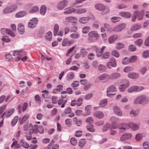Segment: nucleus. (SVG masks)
Listing matches in <instances>:
<instances>
[{
    "instance_id": "f257e3e1",
    "label": "nucleus",
    "mask_w": 149,
    "mask_h": 149,
    "mask_svg": "<svg viewBox=\"0 0 149 149\" xmlns=\"http://www.w3.org/2000/svg\"><path fill=\"white\" fill-rule=\"evenodd\" d=\"M149 102V98L145 95L139 96L134 101V104H140L143 105L147 104Z\"/></svg>"
},
{
    "instance_id": "f03ea898",
    "label": "nucleus",
    "mask_w": 149,
    "mask_h": 149,
    "mask_svg": "<svg viewBox=\"0 0 149 149\" xmlns=\"http://www.w3.org/2000/svg\"><path fill=\"white\" fill-rule=\"evenodd\" d=\"M110 120L112 122V123L111 124V127L110 128V133L111 135H114L116 134V131L113 130L112 129H115L117 127L116 124L117 123V122L118 121L119 119L116 117L112 116L110 118Z\"/></svg>"
},
{
    "instance_id": "7ed1b4c3",
    "label": "nucleus",
    "mask_w": 149,
    "mask_h": 149,
    "mask_svg": "<svg viewBox=\"0 0 149 149\" xmlns=\"http://www.w3.org/2000/svg\"><path fill=\"white\" fill-rule=\"evenodd\" d=\"M28 131H29V134L26 135V138L28 140H30L32 139L31 135L32 134H36L38 133V131L36 130L33 127L31 123L29 124Z\"/></svg>"
},
{
    "instance_id": "20e7f679",
    "label": "nucleus",
    "mask_w": 149,
    "mask_h": 149,
    "mask_svg": "<svg viewBox=\"0 0 149 149\" xmlns=\"http://www.w3.org/2000/svg\"><path fill=\"white\" fill-rule=\"evenodd\" d=\"M95 7L96 10L99 11H102L104 10L105 13H107L110 11V9L108 7L102 4H97L95 5Z\"/></svg>"
},
{
    "instance_id": "39448f33",
    "label": "nucleus",
    "mask_w": 149,
    "mask_h": 149,
    "mask_svg": "<svg viewBox=\"0 0 149 149\" xmlns=\"http://www.w3.org/2000/svg\"><path fill=\"white\" fill-rule=\"evenodd\" d=\"M17 7L15 4H13L10 6L7 7L3 10V13L5 14L11 13L15 11L17 8Z\"/></svg>"
},
{
    "instance_id": "423d86ee",
    "label": "nucleus",
    "mask_w": 149,
    "mask_h": 149,
    "mask_svg": "<svg viewBox=\"0 0 149 149\" xmlns=\"http://www.w3.org/2000/svg\"><path fill=\"white\" fill-rule=\"evenodd\" d=\"M68 3V1L67 0H63L60 1L57 4L56 8L59 10H62L66 7Z\"/></svg>"
},
{
    "instance_id": "0eeeda50",
    "label": "nucleus",
    "mask_w": 149,
    "mask_h": 149,
    "mask_svg": "<svg viewBox=\"0 0 149 149\" xmlns=\"http://www.w3.org/2000/svg\"><path fill=\"white\" fill-rule=\"evenodd\" d=\"M144 89V87L142 86L139 87L137 86H134L130 87L127 90L128 93H132L134 92L140 91Z\"/></svg>"
},
{
    "instance_id": "6e6552de",
    "label": "nucleus",
    "mask_w": 149,
    "mask_h": 149,
    "mask_svg": "<svg viewBox=\"0 0 149 149\" xmlns=\"http://www.w3.org/2000/svg\"><path fill=\"white\" fill-rule=\"evenodd\" d=\"M137 18V19L139 21H141L143 19L145 14V10H142L141 11L136 10L134 12Z\"/></svg>"
},
{
    "instance_id": "1a4fd4ad",
    "label": "nucleus",
    "mask_w": 149,
    "mask_h": 149,
    "mask_svg": "<svg viewBox=\"0 0 149 149\" xmlns=\"http://www.w3.org/2000/svg\"><path fill=\"white\" fill-rule=\"evenodd\" d=\"M59 29V26L58 24H56L54 26V35L55 36H62L63 35V32L62 31H60L58 32Z\"/></svg>"
},
{
    "instance_id": "9d476101",
    "label": "nucleus",
    "mask_w": 149,
    "mask_h": 149,
    "mask_svg": "<svg viewBox=\"0 0 149 149\" xmlns=\"http://www.w3.org/2000/svg\"><path fill=\"white\" fill-rule=\"evenodd\" d=\"M38 19L36 17L33 18L30 20L28 22V26L30 28H33L36 26L37 24Z\"/></svg>"
},
{
    "instance_id": "9b49d317",
    "label": "nucleus",
    "mask_w": 149,
    "mask_h": 149,
    "mask_svg": "<svg viewBox=\"0 0 149 149\" xmlns=\"http://www.w3.org/2000/svg\"><path fill=\"white\" fill-rule=\"evenodd\" d=\"M117 65V63L116 59L114 58L111 59L110 61L107 64V66L109 69H111L112 67H115Z\"/></svg>"
},
{
    "instance_id": "f8f14e48",
    "label": "nucleus",
    "mask_w": 149,
    "mask_h": 149,
    "mask_svg": "<svg viewBox=\"0 0 149 149\" xmlns=\"http://www.w3.org/2000/svg\"><path fill=\"white\" fill-rule=\"evenodd\" d=\"M126 26V24L125 23H121L115 26L113 29V31L116 32H118L121 31L124 29Z\"/></svg>"
},
{
    "instance_id": "ddd939ff",
    "label": "nucleus",
    "mask_w": 149,
    "mask_h": 149,
    "mask_svg": "<svg viewBox=\"0 0 149 149\" xmlns=\"http://www.w3.org/2000/svg\"><path fill=\"white\" fill-rule=\"evenodd\" d=\"M132 136V135L131 133H125L121 136L120 140L121 141H123L130 139Z\"/></svg>"
},
{
    "instance_id": "4468645a",
    "label": "nucleus",
    "mask_w": 149,
    "mask_h": 149,
    "mask_svg": "<svg viewBox=\"0 0 149 149\" xmlns=\"http://www.w3.org/2000/svg\"><path fill=\"white\" fill-rule=\"evenodd\" d=\"M74 42V40L73 39L69 40L68 38H66L63 40L62 45L63 46H65L67 45L68 46H70Z\"/></svg>"
},
{
    "instance_id": "2eb2a0df",
    "label": "nucleus",
    "mask_w": 149,
    "mask_h": 149,
    "mask_svg": "<svg viewBox=\"0 0 149 149\" xmlns=\"http://www.w3.org/2000/svg\"><path fill=\"white\" fill-rule=\"evenodd\" d=\"M75 8L70 7L65 9L63 13L65 15L70 14L73 13H75Z\"/></svg>"
},
{
    "instance_id": "dca6fc26",
    "label": "nucleus",
    "mask_w": 149,
    "mask_h": 149,
    "mask_svg": "<svg viewBox=\"0 0 149 149\" xmlns=\"http://www.w3.org/2000/svg\"><path fill=\"white\" fill-rule=\"evenodd\" d=\"M75 75L74 72H68L66 76L67 81H69L73 80L75 77Z\"/></svg>"
},
{
    "instance_id": "f3484780",
    "label": "nucleus",
    "mask_w": 149,
    "mask_h": 149,
    "mask_svg": "<svg viewBox=\"0 0 149 149\" xmlns=\"http://www.w3.org/2000/svg\"><path fill=\"white\" fill-rule=\"evenodd\" d=\"M90 19L89 17H82L79 18L78 21L81 24H85L87 23Z\"/></svg>"
},
{
    "instance_id": "a211bd4d",
    "label": "nucleus",
    "mask_w": 149,
    "mask_h": 149,
    "mask_svg": "<svg viewBox=\"0 0 149 149\" xmlns=\"http://www.w3.org/2000/svg\"><path fill=\"white\" fill-rule=\"evenodd\" d=\"M113 110L114 113L117 115L119 116H121L123 115V112L117 106L113 107Z\"/></svg>"
},
{
    "instance_id": "6ab92c4d",
    "label": "nucleus",
    "mask_w": 149,
    "mask_h": 149,
    "mask_svg": "<svg viewBox=\"0 0 149 149\" xmlns=\"http://www.w3.org/2000/svg\"><path fill=\"white\" fill-rule=\"evenodd\" d=\"M130 85V83L129 81L126 80V84H122L119 87V90L120 91H124L126 88L128 87Z\"/></svg>"
},
{
    "instance_id": "aec40b11",
    "label": "nucleus",
    "mask_w": 149,
    "mask_h": 149,
    "mask_svg": "<svg viewBox=\"0 0 149 149\" xmlns=\"http://www.w3.org/2000/svg\"><path fill=\"white\" fill-rule=\"evenodd\" d=\"M98 79L100 81H106L110 79L109 75L105 73L102 74L99 76Z\"/></svg>"
},
{
    "instance_id": "412c9836",
    "label": "nucleus",
    "mask_w": 149,
    "mask_h": 149,
    "mask_svg": "<svg viewBox=\"0 0 149 149\" xmlns=\"http://www.w3.org/2000/svg\"><path fill=\"white\" fill-rule=\"evenodd\" d=\"M119 15L120 16L125 18H130L132 16L131 13L126 11L120 12L119 13Z\"/></svg>"
},
{
    "instance_id": "4be33fe9",
    "label": "nucleus",
    "mask_w": 149,
    "mask_h": 149,
    "mask_svg": "<svg viewBox=\"0 0 149 149\" xmlns=\"http://www.w3.org/2000/svg\"><path fill=\"white\" fill-rule=\"evenodd\" d=\"M121 76V74L118 72H114L109 75L110 79H116L119 78Z\"/></svg>"
},
{
    "instance_id": "5701e85b",
    "label": "nucleus",
    "mask_w": 149,
    "mask_h": 149,
    "mask_svg": "<svg viewBox=\"0 0 149 149\" xmlns=\"http://www.w3.org/2000/svg\"><path fill=\"white\" fill-rule=\"evenodd\" d=\"M17 30L19 33L21 34H23L25 31L24 25L22 23L19 24L18 25Z\"/></svg>"
},
{
    "instance_id": "b1692460",
    "label": "nucleus",
    "mask_w": 149,
    "mask_h": 149,
    "mask_svg": "<svg viewBox=\"0 0 149 149\" xmlns=\"http://www.w3.org/2000/svg\"><path fill=\"white\" fill-rule=\"evenodd\" d=\"M88 36L90 38H97L99 37V36L98 33L95 31H90L88 33Z\"/></svg>"
},
{
    "instance_id": "393cba45",
    "label": "nucleus",
    "mask_w": 149,
    "mask_h": 149,
    "mask_svg": "<svg viewBox=\"0 0 149 149\" xmlns=\"http://www.w3.org/2000/svg\"><path fill=\"white\" fill-rule=\"evenodd\" d=\"M94 115L98 118H102L104 117L103 113L101 111H96L93 113Z\"/></svg>"
},
{
    "instance_id": "a878e982",
    "label": "nucleus",
    "mask_w": 149,
    "mask_h": 149,
    "mask_svg": "<svg viewBox=\"0 0 149 149\" xmlns=\"http://www.w3.org/2000/svg\"><path fill=\"white\" fill-rule=\"evenodd\" d=\"M86 12V10L84 8H79L76 9L75 8V13L77 14H81Z\"/></svg>"
},
{
    "instance_id": "bb28decb",
    "label": "nucleus",
    "mask_w": 149,
    "mask_h": 149,
    "mask_svg": "<svg viewBox=\"0 0 149 149\" xmlns=\"http://www.w3.org/2000/svg\"><path fill=\"white\" fill-rule=\"evenodd\" d=\"M93 48L96 51L97 56V57H100L102 56L103 52L100 49L98 48L96 46H94Z\"/></svg>"
},
{
    "instance_id": "cd10ccee",
    "label": "nucleus",
    "mask_w": 149,
    "mask_h": 149,
    "mask_svg": "<svg viewBox=\"0 0 149 149\" xmlns=\"http://www.w3.org/2000/svg\"><path fill=\"white\" fill-rule=\"evenodd\" d=\"M118 36L116 35H114L110 36L108 38L109 42L111 44L113 42L118 38Z\"/></svg>"
},
{
    "instance_id": "c85d7f7f",
    "label": "nucleus",
    "mask_w": 149,
    "mask_h": 149,
    "mask_svg": "<svg viewBox=\"0 0 149 149\" xmlns=\"http://www.w3.org/2000/svg\"><path fill=\"white\" fill-rule=\"evenodd\" d=\"M139 76V74L136 72H131L128 74V77L131 79H136Z\"/></svg>"
},
{
    "instance_id": "c756f323",
    "label": "nucleus",
    "mask_w": 149,
    "mask_h": 149,
    "mask_svg": "<svg viewBox=\"0 0 149 149\" xmlns=\"http://www.w3.org/2000/svg\"><path fill=\"white\" fill-rule=\"evenodd\" d=\"M86 129L89 132H94L95 131L94 126L91 124L87 125L86 126Z\"/></svg>"
},
{
    "instance_id": "7c9ffc66",
    "label": "nucleus",
    "mask_w": 149,
    "mask_h": 149,
    "mask_svg": "<svg viewBox=\"0 0 149 149\" xmlns=\"http://www.w3.org/2000/svg\"><path fill=\"white\" fill-rule=\"evenodd\" d=\"M65 20L67 22H72L76 21L77 18L74 16H69L66 17L65 19Z\"/></svg>"
},
{
    "instance_id": "2f4dec72",
    "label": "nucleus",
    "mask_w": 149,
    "mask_h": 149,
    "mask_svg": "<svg viewBox=\"0 0 149 149\" xmlns=\"http://www.w3.org/2000/svg\"><path fill=\"white\" fill-rule=\"evenodd\" d=\"M130 128H131L133 130H137L139 128V126L140 125L139 124L137 125L133 122H130Z\"/></svg>"
},
{
    "instance_id": "473e14b6",
    "label": "nucleus",
    "mask_w": 149,
    "mask_h": 149,
    "mask_svg": "<svg viewBox=\"0 0 149 149\" xmlns=\"http://www.w3.org/2000/svg\"><path fill=\"white\" fill-rule=\"evenodd\" d=\"M33 127L36 130H37L38 132H39L40 134H42L44 133V129L42 126H36V125H35Z\"/></svg>"
},
{
    "instance_id": "72a5a7b5",
    "label": "nucleus",
    "mask_w": 149,
    "mask_h": 149,
    "mask_svg": "<svg viewBox=\"0 0 149 149\" xmlns=\"http://www.w3.org/2000/svg\"><path fill=\"white\" fill-rule=\"evenodd\" d=\"M26 14V12L25 11H22L18 12L15 15L16 17L18 18L22 17L25 16Z\"/></svg>"
},
{
    "instance_id": "f704fd0d",
    "label": "nucleus",
    "mask_w": 149,
    "mask_h": 149,
    "mask_svg": "<svg viewBox=\"0 0 149 149\" xmlns=\"http://www.w3.org/2000/svg\"><path fill=\"white\" fill-rule=\"evenodd\" d=\"M46 7L45 5L42 6L40 9V13L42 15H44L46 11Z\"/></svg>"
},
{
    "instance_id": "c9c22d12",
    "label": "nucleus",
    "mask_w": 149,
    "mask_h": 149,
    "mask_svg": "<svg viewBox=\"0 0 149 149\" xmlns=\"http://www.w3.org/2000/svg\"><path fill=\"white\" fill-rule=\"evenodd\" d=\"M107 103V100L106 99H104L101 100L99 104V107H102L105 106Z\"/></svg>"
},
{
    "instance_id": "e433bc0d",
    "label": "nucleus",
    "mask_w": 149,
    "mask_h": 149,
    "mask_svg": "<svg viewBox=\"0 0 149 149\" xmlns=\"http://www.w3.org/2000/svg\"><path fill=\"white\" fill-rule=\"evenodd\" d=\"M29 115L28 114H25L22 120L20 122V124L21 125H22L29 118Z\"/></svg>"
},
{
    "instance_id": "4c0bfd02",
    "label": "nucleus",
    "mask_w": 149,
    "mask_h": 149,
    "mask_svg": "<svg viewBox=\"0 0 149 149\" xmlns=\"http://www.w3.org/2000/svg\"><path fill=\"white\" fill-rule=\"evenodd\" d=\"M73 120L78 126H80L82 124L81 120L80 119H78L77 117L74 118Z\"/></svg>"
},
{
    "instance_id": "58836bf2",
    "label": "nucleus",
    "mask_w": 149,
    "mask_h": 149,
    "mask_svg": "<svg viewBox=\"0 0 149 149\" xmlns=\"http://www.w3.org/2000/svg\"><path fill=\"white\" fill-rule=\"evenodd\" d=\"M20 142L22 146L24 148H28L29 147V144L23 140H21Z\"/></svg>"
},
{
    "instance_id": "ea45409f",
    "label": "nucleus",
    "mask_w": 149,
    "mask_h": 149,
    "mask_svg": "<svg viewBox=\"0 0 149 149\" xmlns=\"http://www.w3.org/2000/svg\"><path fill=\"white\" fill-rule=\"evenodd\" d=\"M70 36L73 39H77L80 37V35L77 32H75L71 34Z\"/></svg>"
},
{
    "instance_id": "a19ab883",
    "label": "nucleus",
    "mask_w": 149,
    "mask_h": 149,
    "mask_svg": "<svg viewBox=\"0 0 149 149\" xmlns=\"http://www.w3.org/2000/svg\"><path fill=\"white\" fill-rule=\"evenodd\" d=\"M138 113L136 111L132 109L130 112V115L131 117L132 118L135 117L138 115Z\"/></svg>"
},
{
    "instance_id": "79ce46f5",
    "label": "nucleus",
    "mask_w": 149,
    "mask_h": 149,
    "mask_svg": "<svg viewBox=\"0 0 149 149\" xmlns=\"http://www.w3.org/2000/svg\"><path fill=\"white\" fill-rule=\"evenodd\" d=\"M116 91V88L113 85L109 86L107 88V92H114Z\"/></svg>"
},
{
    "instance_id": "37998d69",
    "label": "nucleus",
    "mask_w": 149,
    "mask_h": 149,
    "mask_svg": "<svg viewBox=\"0 0 149 149\" xmlns=\"http://www.w3.org/2000/svg\"><path fill=\"white\" fill-rule=\"evenodd\" d=\"M97 68L98 70L100 71H104L106 69V66L102 64L99 65Z\"/></svg>"
},
{
    "instance_id": "c03bdc74",
    "label": "nucleus",
    "mask_w": 149,
    "mask_h": 149,
    "mask_svg": "<svg viewBox=\"0 0 149 149\" xmlns=\"http://www.w3.org/2000/svg\"><path fill=\"white\" fill-rule=\"evenodd\" d=\"M45 38L49 41H51L52 38V33L50 31L47 33L45 36Z\"/></svg>"
},
{
    "instance_id": "a18cd8bd",
    "label": "nucleus",
    "mask_w": 149,
    "mask_h": 149,
    "mask_svg": "<svg viewBox=\"0 0 149 149\" xmlns=\"http://www.w3.org/2000/svg\"><path fill=\"white\" fill-rule=\"evenodd\" d=\"M19 118V117L18 116H16L14 117L11 122L12 126H13L15 125Z\"/></svg>"
},
{
    "instance_id": "49530a36",
    "label": "nucleus",
    "mask_w": 149,
    "mask_h": 149,
    "mask_svg": "<svg viewBox=\"0 0 149 149\" xmlns=\"http://www.w3.org/2000/svg\"><path fill=\"white\" fill-rule=\"evenodd\" d=\"M110 125L109 123H107L105 124L103 126L102 128V131L103 132H105L107 131L110 127Z\"/></svg>"
},
{
    "instance_id": "de8ad7c7",
    "label": "nucleus",
    "mask_w": 149,
    "mask_h": 149,
    "mask_svg": "<svg viewBox=\"0 0 149 149\" xmlns=\"http://www.w3.org/2000/svg\"><path fill=\"white\" fill-rule=\"evenodd\" d=\"M91 108L90 105L86 106L85 108V110L86 111V114L84 115V116H86L89 115L91 113Z\"/></svg>"
},
{
    "instance_id": "09e8293b",
    "label": "nucleus",
    "mask_w": 149,
    "mask_h": 149,
    "mask_svg": "<svg viewBox=\"0 0 149 149\" xmlns=\"http://www.w3.org/2000/svg\"><path fill=\"white\" fill-rule=\"evenodd\" d=\"M15 109L14 108L11 109L7 112H6V118H8L14 112Z\"/></svg>"
},
{
    "instance_id": "8fccbe9b",
    "label": "nucleus",
    "mask_w": 149,
    "mask_h": 149,
    "mask_svg": "<svg viewBox=\"0 0 149 149\" xmlns=\"http://www.w3.org/2000/svg\"><path fill=\"white\" fill-rule=\"evenodd\" d=\"M141 28V26L139 24H136L133 26L131 28V30L132 31H136L139 29Z\"/></svg>"
},
{
    "instance_id": "3c124183",
    "label": "nucleus",
    "mask_w": 149,
    "mask_h": 149,
    "mask_svg": "<svg viewBox=\"0 0 149 149\" xmlns=\"http://www.w3.org/2000/svg\"><path fill=\"white\" fill-rule=\"evenodd\" d=\"M76 64L78 66H77L76 65L73 66L71 67L69 69V70H74V71H76V70H78L79 68V67L80 66V65L79 63H77Z\"/></svg>"
},
{
    "instance_id": "603ef678",
    "label": "nucleus",
    "mask_w": 149,
    "mask_h": 149,
    "mask_svg": "<svg viewBox=\"0 0 149 149\" xmlns=\"http://www.w3.org/2000/svg\"><path fill=\"white\" fill-rule=\"evenodd\" d=\"M80 54L81 55L84 56L87 54V49L85 48H82L80 49Z\"/></svg>"
},
{
    "instance_id": "864d4df0",
    "label": "nucleus",
    "mask_w": 149,
    "mask_h": 149,
    "mask_svg": "<svg viewBox=\"0 0 149 149\" xmlns=\"http://www.w3.org/2000/svg\"><path fill=\"white\" fill-rule=\"evenodd\" d=\"M39 8L37 6H35L32 7L29 10V12L30 13H33L38 11Z\"/></svg>"
},
{
    "instance_id": "5fc2aeb1",
    "label": "nucleus",
    "mask_w": 149,
    "mask_h": 149,
    "mask_svg": "<svg viewBox=\"0 0 149 149\" xmlns=\"http://www.w3.org/2000/svg\"><path fill=\"white\" fill-rule=\"evenodd\" d=\"M104 26L105 28L107 29V31L109 32H111L113 31V29L111 28L110 25L109 24L105 23L104 24Z\"/></svg>"
},
{
    "instance_id": "6e6d98bb",
    "label": "nucleus",
    "mask_w": 149,
    "mask_h": 149,
    "mask_svg": "<svg viewBox=\"0 0 149 149\" xmlns=\"http://www.w3.org/2000/svg\"><path fill=\"white\" fill-rule=\"evenodd\" d=\"M111 54L116 58H118L120 56L119 52L116 50H113L111 52Z\"/></svg>"
},
{
    "instance_id": "4d7b16f0",
    "label": "nucleus",
    "mask_w": 149,
    "mask_h": 149,
    "mask_svg": "<svg viewBox=\"0 0 149 149\" xmlns=\"http://www.w3.org/2000/svg\"><path fill=\"white\" fill-rule=\"evenodd\" d=\"M137 59V56H133L129 58V63H132L136 61Z\"/></svg>"
},
{
    "instance_id": "13d9d810",
    "label": "nucleus",
    "mask_w": 149,
    "mask_h": 149,
    "mask_svg": "<svg viewBox=\"0 0 149 149\" xmlns=\"http://www.w3.org/2000/svg\"><path fill=\"white\" fill-rule=\"evenodd\" d=\"M35 98L36 102L39 104L41 103V97L38 95H36L35 96Z\"/></svg>"
},
{
    "instance_id": "bf43d9fd",
    "label": "nucleus",
    "mask_w": 149,
    "mask_h": 149,
    "mask_svg": "<svg viewBox=\"0 0 149 149\" xmlns=\"http://www.w3.org/2000/svg\"><path fill=\"white\" fill-rule=\"evenodd\" d=\"M24 52H22V51H15L13 54V56H16L17 55L21 56L23 54Z\"/></svg>"
},
{
    "instance_id": "052dcab7",
    "label": "nucleus",
    "mask_w": 149,
    "mask_h": 149,
    "mask_svg": "<svg viewBox=\"0 0 149 149\" xmlns=\"http://www.w3.org/2000/svg\"><path fill=\"white\" fill-rule=\"evenodd\" d=\"M17 141H13L11 146V148L14 147L15 149H17L19 147V145L17 144Z\"/></svg>"
},
{
    "instance_id": "680f3d73",
    "label": "nucleus",
    "mask_w": 149,
    "mask_h": 149,
    "mask_svg": "<svg viewBox=\"0 0 149 149\" xmlns=\"http://www.w3.org/2000/svg\"><path fill=\"white\" fill-rule=\"evenodd\" d=\"M86 142V141L85 139H81L79 143V146L81 147H83L85 145Z\"/></svg>"
},
{
    "instance_id": "e2e57ef3",
    "label": "nucleus",
    "mask_w": 149,
    "mask_h": 149,
    "mask_svg": "<svg viewBox=\"0 0 149 149\" xmlns=\"http://www.w3.org/2000/svg\"><path fill=\"white\" fill-rule=\"evenodd\" d=\"M110 54L109 52H106L104 53L102 58L105 59H107L109 58Z\"/></svg>"
},
{
    "instance_id": "0e129e2a",
    "label": "nucleus",
    "mask_w": 149,
    "mask_h": 149,
    "mask_svg": "<svg viewBox=\"0 0 149 149\" xmlns=\"http://www.w3.org/2000/svg\"><path fill=\"white\" fill-rule=\"evenodd\" d=\"M124 45L121 42H118L116 44V48L118 49H120L124 47Z\"/></svg>"
},
{
    "instance_id": "69168bd1",
    "label": "nucleus",
    "mask_w": 149,
    "mask_h": 149,
    "mask_svg": "<svg viewBox=\"0 0 149 149\" xmlns=\"http://www.w3.org/2000/svg\"><path fill=\"white\" fill-rule=\"evenodd\" d=\"M93 95L92 93H89L86 95L84 96V98L86 100H88L91 99Z\"/></svg>"
},
{
    "instance_id": "338daca9",
    "label": "nucleus",
    "mask_w": 149,
    "mask_h": 149,
    "mask_svg": "<svg viewBox=\"0 0 149 149\" xmlns=\"http://www.w3.org/2000/svg\"><path fill=\"white\" fill-rule=\"evenodd\" d=\"M83 101L82 98H79L78 99L76 102V104L78 107H79L81 105Z\"/></svg>"
},
{
    "instance_id": "774afa93",
    "label": "nucleus",
    "mask_w": 149,
    "mask_h": 149,
    "mask_svg": "<svg viewBox=\"0 0 149 149\" xmlns=\"http://www.w3.org/2000/svg\"><path fill=\"white\" fill-rule=\"evenodd\" d=\"M90 27L89 26H86L82 29V33H86L89 31Z\"/></svg>"
}]
</instances>
